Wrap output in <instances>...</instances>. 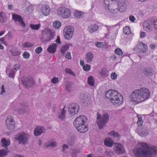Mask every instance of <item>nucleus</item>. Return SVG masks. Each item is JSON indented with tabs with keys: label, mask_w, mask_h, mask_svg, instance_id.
<instances>
[{
	"label": "nucleus",
	"mask_w": 157,
	"mask_h": 157,
	"mask_svg": "<svg viewBox=\"0 0 157 157\" xmlns=\"http://www.w3.org/2000/svg\"><path fill=\"white\" fill-rule=\"evenodd\" d=\"M151 94V92L149 90L142 87L140 89L134 90L131 93L129 98L133 103L137 104L149 99Z\"/></svg>",
	"instance_id": "f257e3e1"
},
{
	"label": "nucleus",
	"mask_w": 157,
	"mask_h": 157,
	"mask_svg": "<svg viewBox=\"0 0 157 157\" xmlns=\"http://www.w3.org/2000/svg\"><path fill=\"white\" fill-rule=\"evenodd\" d=\"M138 146L135 151L137 157H151L152 155L157 154V150L154 146L149 147L146 143L140 142Z\"/></svg>",
	"instance_id": "f03ea898"
},
{
	"label": "nucleus",
	"mask_w": 157,
	"mask_h": 157,
	"mask_svg": "<svg viewBox=\"0 0 157 157\" xmlns=\"http://www.w3.org/2000/svg\"><path fill=\"white\" fill-rule=\"evenodd\" d=\"M106 98H109L112 103L113 105H120L123 102V98L121 94L117 91L110 90L105 92Z\"/></svg>",
	"instance_id": "7ed1b4c3"
},
{
	"label": "nucleus",
	"mask_w": 157,
	"mask_h": 157,
	"mask_svg": "<svg viewBox=\"0 0 157 157\" xmlns=\"http://www.w3.org/2000/svg\"><path fill=\"white\" fill-rule=\"evenodd\" d=\"M87 117L81 115L77 117L74 121L73 124L78 131L81 133H85L88 130V126L85 124L87 122Z\"/></svg>",
	"instance_id": "20e7f679"
},
{
	"label": "nucleus",
	"mask_w": 157,
	"mask_h": 157,
	"mask_svg": "<svg viewBox=\"0 0 157 157\" xmlns=\"http://www.w3.org/2000/svg\"><path fill=\"white\" fill-rule=\"evenodd\" d=\"M144 28L147 32L151 31L153 28L157 29V17H153L144 22Z\"/></svg>",
	"instance_id": "39448f33"
},
{
	"label": "nucleus",
	"mask_w": 157,
	"mask_h": 157,
	"mask_svg": "<svg viewBox=\"0 0 157 157\" xmlns=\"http://www.w3.org/2000/svg\"><path fill=\"white\" fill-rule=\"evenodd\" d=\"M97 121L98 128L102 129L105 126L109 119V114L107 113H104L101 115L99 113L97 114Z\"/></svg>",
	"instance_id": "423d86ee"
},
{
	"label": "nucleus",
	"mask_w": 157,
	"mask_h": 157,
	"mask_svg": "<svg viewBox=\"0 0 157 157\" xmlns=\"http://www.w3.org/2000/svg\"><path fill=\"white\" fill-rule=\"evenodd\" d=\"M11 106L14 111L19 113L27 112L28 109L27 105L24 103H21L14 102L11 104Z\"/></svg>",
	"instance_id": "0eeeda50"
},
{
	"label": "nucleus",
	"mask_w": 157,
	"mask_h": 157,
	"mask_svg": "<svg viewBox=\"0 0 157 157\" xmlns=\"http://www.w3.org/2000/svg\"><path fill=\"white\" fill-rule=\"evenodd\" d=\"M29 136L24 132L18 133L17 136L14 138L15 140L17 141L19 144H27L29 141Z\"/></svg>",
	"instance_id": "6e6552de"
},
{
	"label": "nucleus",
	"mask_w": 157,
	"mask_h": 157,
	"mask_svg": "<svg viewBox=\"0 0 157 157\" xmlns=\"http://www.w3.org/2000/svg\"><path fill=\"white\" fill-rule=\"evenodd\" d=\"M57 13L58 15L63 18H67L71 15V11L68 8L60 7L57 10Z\"/></svg>",
	"instance_id": "1a4fd4ad"
},
{
	"label": "nucleus",
	"mask_w": 157,
	"mask_h": 157,
	"mask_svg": "<svg viewBox=\"0 0 157 157\" xmlns=\"http://www.w3.org/2000/svg\"><path fill=\"white\" fill-rule=\"evenodd\" d=\"M74 32V27L72 26L66 27L63 30V34L65 39L69 40L72 37Z\"/></svg>",
	"instance_id": "9d476101"
},
{
	"label": "nucleus",
	"mask_w": 157,
	"mask_h": 157,
	"mask_svg": "<svg viewBox=\"0 0 157 157\" xmlns=\"http://www.w3.org/2000/svg\"><path fill=\"white\" fill-rule=\"evenodd\" d=\"M68 111L72 115L77 114L79 110V107L75 103H70L67 106Z\"/></svg>",
	"instance_id": "9b49d317"
},
{
	"label": "nucleus",
	"mask_w": 157,
	"mask_h": 157,
	"mask_svg": "<svg viewBox=\"0 0 157 157\" xmlns=\"http://www.w3.org/2000/svg\"><path fill=\"white\" fill-rule=\"evenodd\" d=\"M48 36H50V38L47 40V41H49L54 38L55 36V33L52 31L51 29H45L42 33V36L43 39L45 40Z\"/></svg>",
	"instance_id": "f8f14e48"
},
{
	"label": "nucleus",
	"mask_w": 157,
	"mask_h": 157,
	"mask_svg": "<svg viewBox=\"0 0 157 157\" xmlns=\"http://www.w3.org/2000/svg\"><path fill=\"white\" fill-rule=\"evenodd\" d=\"M147 48L146 44L140 42L136 45L134 49L136 52L141 53L146 52L147 51Z\"/></svg>",
	"instance_id": "ddd939ff"
},
{
	"label": "nucleus",
	"mask_w": 157,
	"mask_h": 157,
	"mask_svg": "<svg viewBox=\"0 0 157 157\" xmlns=\"http://www.w3.org/2000/svg\"><path fill=\"white\" fill-rule=\"evenodd\" d=\"M6 128L9 129L13 130L14 128L15 121L13 117L8 116L6 120Z\"/></svg>",
	"instance_id": "4468645a"
},
{
	"label": "nucleus",
	"mask_w": 157,
	"mask_h": 157,
	"mask_svg": "<svg viewBox=\"0 0 157 157\" xmlns=\"http://www.w3.org/2000/svg\"><path fill=\"white\" fill-rule=\"evenodd\" d=\"M23 85L26 88L32 86L34 84V81L33 79L29 77H23L21 80Z\"/></svg>",
	"instance_id": "2eb2a0df"
},
{
	"label": "nucleus",
	"mask_w": 157,
	"mask_h": 157,
	"mask_svg": "<svg viewBox=\"0 0 157 157\" xmlns=\"http://www.w3.org/2000/svg\"><path fill=\"white\" fill-rule=\"evenodd\" d=\"M114 147L115 151L117 154H123L125 152L123 146L121 144L115 143Z\"/></svg>",
	"instance_id": "dca6fc26"
},
{
	"label": "nucleus",
	"mask_w": 157,
	"mask_h": 157,
	"mask_svg": "<svg viewBox=\"0 0 157 157\" xmlns=\"http://www.w3.org/2000/svg\"><path fill=\"white\" fill-rule=\"evenodd\" d=\"M12 18L15 22H18L23 28L25 27V24L24 22L22 17L14 13L12 15Z\"/></svg>",
	"instance_id": "f3484780"
},
{
	"label": "nucleus",
	"mask_w": 157,
	"mask_h": 157,
	"mask_svg": "<svg viewBox=\"0 0 157 157\" xmlns=\"http://www.w3.org/2000/svg\"><path fill=\"white\" fill-rule=\"evenodd\" d=\"M114 1H117L118 3V6L119 12H122L125 10L126 9L125 5V0H115Z\"/></svg>",
	"instance_id": "a211bd4d"
},
{
	"label": "nucleus",
	"mask_w": 157,
	"mask_h": 157,
	"mask_svg": "<svg viewBox=\"0 0 157 157\" xmlns=\"http://www.w3.org/2000/svg\"><path fill=\"white\" fill-rule=\"evenodd\" d=\"M40 10L42 14L44 16L48 15L50 11L49 6L46 4L42 5L41 6Z\"/></svg>",
	"instance_id": "6ab92c4d"
},
{
	"label": "nucleus",
	"mask_w": 157,
	"mask_h": 157,
	"mask_svg": "<svg viewBox=\"0 0 157 157\" xmlns=\"http://www.w3.org/2000/svg\"><path fill=\"white\" fill-rule=\"evenodd\" d=\"M45 131L46 129L44 127L37 126L35 128L34 131V134L35 136H38L40 134L45 133Z\"/></svg>",
	"instance_id": "aec40b11"
},
{
	"label": "nucleus",
	"mask_w": 157,
	"mask_h": 157,
	"mask_svg": "<svg viewBox=\"0 0 157 157\" xmlns=\"http://www.w3.org/2000/svg\"><path fill=\"white\" fill-rule=\"evenodd\" d=\"M94 55L91 52H88L86 54L85 59L86 62L88 63H90L93 61Z\"/></svg>",
	"instance_id": "412c9836"
},
{
	"label": "nucleus",
	"mask_w": 157,
	"mask_h": 157,
	"mask_svg": "<svg viewBox=\"0 0 157 157\" xmlns=\"http://www.w3.org/2000/svg\"><path fill=\"white\" fill-rule=\"evenodd\" d=\"M57 46V45L54 43L48 48L47 51L50 53H54L56 51Z\"/></svg>",
	"instance_id": "4be33fe9"
},
{
	"label": "nucleus",
	"mask_w": 157,
	"mask_h": 157,
	"mask_svg": "<svg viewBox=\"0 0 157 157\" xmlns=\"http://www.w3.org/2000/svg\"><path fill=\"white\" fill-rule=\"evenodd\" d=\"M104 144L108 147H110L113 145V140L109 137L106 138L104 141Z\"/></svg>",
	"instance_id": "5701e85b"
},
{
	"label": "nucleus",
	"mask_w": 157,
	"mask_h": 157,
	"mask_svg": "<svg viewBox=\"0 0 157 157\" xmlns=\"http://www.w3.org/2000/svg\"><path fill=\"white\" fill-rule=\"evenodd\" d=\"M136 132L141 136H145L147 134V132L145 130L140 129V128H137L136 130Z\"/></svg>",
	"instance_id": "b1692460"
},
{
	"label": "nucleus",
	"mask_w": 157,
	"mask_h": 157,
	"mask_svg": "<svg viewBox=\"0 0 157 157\" xmlns=\"http://www.w3.org/2000/svg\"><path fill=\"white\" fill-rule=\"evenodd\" d=\"M98 28V26L96 25H91L88 27V30L90 33H94L96 31Z\"/></svg>",
	"instance_id": "393cba45"
},
{
	"label": "nucleus",
	"mask_w": 157,
	"mask_h": 157,
	"mask_svg": "<svg viewBox=\"0 0 157 157\" xmlns=\"http://www.w3.org/2000/svg\"><path fill=\"white\" fill-rule=\"evenodd\" d=\"M109 135L116 140H119L120 137L119 134L116 132L114 131H112L109 133Z\"/></svg>",
	"instance_id": "a878e982"
},
{
	"label": "nucleus",
	"mask_w": 157,
	"mask_h": 157,
	"mask_svg": "<svg viewBox=\"0 0 157 157\" xmlns=\"http://www.w3.org/2000/svg\"><path fill=\"white\" fill-rule=\"evenodd\" d=\"M1 145L3 147L7 148L10 143V141L5 138H2L1 140Z\"/></svg>",
	"instance_id": "bb28decb"
},
{
	"label": "nucleus",
	"mask_w": 157,
	"mask_h": 157,
	"mask_svg": "<svg viewBox=\"0 0 157 157\" xmlns=\"http://www.w3.org/2000/svg\"><path fill=\"white\" fill-rule=\"evenodd\" d=\"M143 73L146 76H151L152 75L153 72L151 68H147L144 70Z\"/></svg>",
	"instance_id": "cd10ccee"
},
{
	"label": "nucleus",
	"mask_w": 157,
	"mask_h": 157,
	"mask_svg": "<svg viewBox=\"0 0 157 157\" xmlns=\"http://www.w3.org/2000/svg\"><path fill=\"white\" fill-rule=\"evenodd\" d=\"M66 111L64 110V109L61 110L58 113V117L62 120H63L65 117Z\"/></svg>",
	"instance_id": "c85d7f7f"
},
{
	"label": "nucleus",
	"mask_w": 157,
	"mask_h": 157,
	"mask_svg": "<svg viewBox=\"0 0 157 157\" xmlns=\"http://www.w3.org/2000/svg\"><path fill=\"white\" fill-rule=\"evenodd\" d=\"M56 145V143L53 141H51L45 144V147H55Z\"/></svg>",
	"instance_id": "c756f323"
},
{
	"label": "nucleus",
	"mask_w": 157,
	"mask_h": 157,
	"mask_svg": "<svg viewBox=\"0 0 157 157\" xmlns=\"http://www.w3.org/2000/svg\"><path fill=\"white\" fill-rule=\"evenodd\" d=\"M70 46H72V45L70 44H67L62 47L61 49V52L62 53H64L70 47Z\"/></svg>",
	"instance_id": "7c9ffc66"
},
{
	"label": "nucleus",
	"mask_w": 157,
	"mask_h": 157,
	"mask_svg": "<svg viewBox=\"0 0 157 157\" xmlns=\"http://www.w3.org/2000/svg\"><path fill=\"white\" fill-rule=\"evenodd\" d=\"M74 16L77 18H82L83 16V13L81 11H76L74 12Z\"/></svg>",
	"instance_id": "2f4dec72"
},
{
	"label": "nucleus",
	"mask_w": 157,
	"mask_h": 157,
	"mask_svg": "<svg viewBox=\"0 0 157 157\" xmlns=\"http://www.w3.org/2000/svg\"><path fill=\"white\" fill-rule=\"evenodd\" d=\"M65 89L68 91L70 92L72 90V83L71 82H67L66 84Z\"/></svg>",
	"instance_id": "473e14b6"
},
{
	"label": "nucleus",
	"mask_w": 157,
	"mask_h": 157,
	"mask_svg": "<svg viewBox=\"0 0 157 157\" xmlns=\"http://www.w3.org/2000/svg\"><path fill=\"white\" fill-rule=\"evenodd\" d=\"M87 83L91 86H94V78L91 76H90L87 80Z\"/></svg>",
	"instance_id": "72a5a7b5"
},
{
	"label": "nucleus",
	"mask_w": 157,
	"mask_h": 157,
	"mask_svg": "<svg viewBox=\"0 0 157 157\" xmlns=\"http://www.w3.org/2000/svg\"><path fill=\"white\" fill-rule=\"evenodd\" d=\"M137 117L138 119V120L137 122V124L139 126H141L142 125L144 122L143 120L142 119V118L141 116L139 115H137Z\"/></svg>",
	"instance_id": "f704fd0d"
},
{
	"label": "nucleus",
	"mask_w": 157,
	"mask_h": 157,
	"mask_svg": "<svg viewBox=\"0 0 157 157\" xmlns=\"http://www.w3.org/2000/svg\"><path fill=\"white\" fill-rule=\"evenodd\" d=\"M53 26L56 29H58L61 26V23L59 21H55L53 23Z\"/></svg>",
	"instance_id": "c9c22d12"
},
{
	"label": "nucleus",
	"mask_w": 157,
	"mask_h": 157,
	"mask_svg": "<svg viewBox=\"0 0 157 157\" xmlns=\"http://www.w3.org/2000/svg\"><path fill=\"white\" fill-rule=\"evenodd\" d=\"M8 151L6 149L0 150V157H3L8 153Z\"/></svg>",
	"instance_id": "e433bc0d"
},
{
	"label": "nucleus",
	"mask_w": 157,
	"mask_h": 157,
	"mask_svg": "<svg viewBox=\"0 0 157 157\" xmlns=\"http://www.w3.org/2000/svg\"><path fill=\"white\" fill-rule=\"evenodd\" d=\"M40 24L36 25H34L33 24H30V27L32 29L34 30H38L40 27Z\"/></svg>",
	"instance_id": "4c0bfd02"
},
{
	"label": "nucleus",
	"mask_w": 157,
	"mask_h": 157,
	"mask_svg": "<svg viewBox=\"0 0 157 157\" xmlns=\"http://www.w3.org/2000/svg\"><path fill=\"white\" fill-rule=\"evenodd\" d=\"M108 11L113 14H116L119 11V8L118 9L117 8L113 9L112 8H110V7H108Z\"/></svg>",
	"instance_id": "58836bf2"
},
{
	"label": "nucleus",
	"mask_w": 157,
	"mask_h": 157,
	"mask_svg": "<svg viewBox=\"0 0 157 157\" xmlns=\"http://www.w3.org/2000/svg\"><path fill=\"white\" fill-rule=\"evenodd\" d=\"M100 74L103 78L106 77L109 75L108 71L105 69L102 70Z\"/></svg>",
	"instance_id": "ea45409f"
},
{
	"label": "nucleus",
	"mask_w": 157,
	"mask_h": 157,
	"mask_svg": "<svg viewBox=\"0 0 157 157\" xmlns=\"http://www.w3.org/2000/svg\"><path fill=\"white\" fill-rule=\"evenodd\" d=\"M130 30L129 26H127L123 28V33L126 35H128L130 33Z\"/></svg>",
	"instance_id": "a19ab883"
},
{
	"label": "nucleus",
	"mask_w": 157,
	"mask_h": 157,
	"mask_svg": "<svg viewBox=\"0 0 157 157\" xmlns=\"http://www.w3.org/2000/svg\"><path fill=\"white\" fill-rule=\"evenodd\" d=\"M75 140V138L74 137L73 138H71L67 140V143L70 145H72L74 143Z\"/></svg>",
	"instance_id": "79ce46f5"
},
{
	"label": "nucleus",
	"mask_w": 157,
	"mask_h": 157,
	"mask_svg": "<svg viewBox=\"0 0 157 157\" xmlns=\"http://www.w3.org/2000/svg\"><path fill=\"white\" fill-rule=\"evenodd\" d=\"M115 0H104V3L105 4V6L108 7L110 6V4L111 3L115 1Z\"/></svg>",
	"instance_id": "37998d69"
},
{
	"label": "nucleus",
	"mask_w": 157,
	"mask_h": 157,
	"mask_svg": "<svg viewBox=\"0 0 157 157\" xmlns=\"http://www.w3.org/2000/svg\"><path fill=\"white\" fill-rule=\"evenodd\" d=\"M4 13L1 12H0V22L3 23L5 22V18L3 16Z\"/></svg>",
	"instance_id": "c03bdc74"
},
{
	"label": "nucleus",
	"mask_w": 157,
	"mask_h": 157,
	"mask_svg": "<svg viewBox=\"0 0 157 157\" xmlns=\"http://www.w3.org/2000/svg\"><path fill=\"white\" fill-rule=\"evenodd\" d=\"M33 45V44H30L29 42H25L24 44L23 47L24 48H30L32 47Z\"/></svg>",
	"instance_id": "a18cd8bd"
},
{
	"label": "nucleus",
	"mask_w": 157,
	"mask_h": 157,
	"mask_svg": "<svg viewBox=\"0 0 157 157\" xmlns=\"http://www.w3.org/2000/svg\"><path fill=\"white\" fill-rule=\"evenodd\" d=\"M83 68L84 71H88L90 69V66L89 64H86L83 66Z\"/></svg>",
	"instance_id": "49530a36"
},
{
	"label": "nucleus",
	"mask_w": 157,
	"mask_h": 157,
	"mask_svg": "<svg viewBox=\"0 0 157 157\" xmlns=\"http://www.w3.org/2000/svg\"><path fill=\"white\" fill-rule=\"evenodd\" d=\"M115 53L117 55H120L122 54V52L119 48H117L115 50Z\"/></svg>",
	"instance_id": "de8ad7c7"
},
{
	"label": "nucleus",
	"mask_w": 157,
	"mask_h": 157,
	"mask_svg": "<svg viewBox=\"0 0 157 157\" xmlns=\"http://www.w3.org/2000/svg\"><path fill=\"white\" fill-rule=\"evenodd\" d=\"M65 71L67 73L72 75L73 76H75V74H74V72L70 69H66L65 70Z\"/></svg>",
	"instance_id": "09e8293b"
},
{
	"label": "nucleus",
	"mask_w": 157,
	"mask_h": 157,
	"mask_svg": "<svg viewBox=\"0 0 157 157\" xmlns=\"http://www.w3.org/2000/svg\"><path fill=\"white\" fill-rule=\"evenodd\" d=\"M51 82L53 84H56L59 82L58 78L54 77L51 79Z\"/></svg>",
	"instance_id": "8fccbe9b"
},
{
	"label": "nucleus",
	"mask_w": 157,
	"mask_h": 157,
	"mask_svg": "<svg viewBox=\"0 0 157 157\" xmlns=\"http://www.w3.org/2000/svg\"><path fill=\"white\" fill-rule=\"evenodd\" d=\"M1 89V91L0 93V94L1 95H3L5 94L6 92L5 90L4 86L3 85L2 86Z\"/></svg>",
	"instance_id": "3c124183"
},
{
	"label": "nucleus",
	"mask_w": 157,
	"mask_h": 157,
	"mask_svg": "<svg viewBox=\"0 0 157 157\" xmlns=\"http://www.w3.org/2000/svg\"><path fill=\"white\" fill-rule=\"evenodd\" d=\"M110 77L112 79L115 80L117 78V75L115 72H113L111 74Z\"/></svg>",
	"instance_id": "603ef678"
},
{
	"label": "nucleus",
	"mask_w": 157,
	"mask_h": 157,
	"mask_svg": "<svg viewBox=\"0 0 157 157\" xmlns=\"http://www.w3.org/2000/svg\"><path fill=\"white\" fill-rule=\"evenodd\" d=\"M42 51V48L41 47H37L35 50V52L37 54H39Z\"/></svg>",
	"instance_id": "864d4df0"
},
{
	"label": "nucleus",
	"mask_w": 157,
	"mask_h": 157,
	"mask_svg": "<svg viewBox=\"0 0 157 157\" xmlns=\"http://www.w3.org/2000/svg\"><path fill=\"white\" fill-rule=\"evenodd\" d=\"M23 56L24 58L28 59L29 56V54L27 52H25L23 54Z\"/></svg>",
	"instance_id": "5fc2aeb1"
},
{
	"label": "nucleus",
	"mask_w": 157,
	"mask_h": 157,
	"mask_svg": "<svg viewBox=\"0 0 157 157\" xmlns=\"http://www.w3.org/2000/svg\"><path fill=\"white\" fill-rule=\"evenodd\" d=\"M9 77H11L12 78H13L14 77V72L13 70H11L9 73Z\"/></svg>",
	"instance_id": "6e6d98bb"
},
{
	"label": "nucleus",
	"mask_w": 157,
	"mask_h": 157,
	"mask_svg": "<svg viewBox=\"0 0 157 157\" xmlns=\"http://www.w3.org/2000/svg\"><path fill=\"white\" fill-rule=\"evenodd\" d=\"M20 68L21 66L20 65L16 64L13 67L12 70L13 71L14 70L17 71L18 70L20 69Z\"/></svg>",
	"instance_id": "4d7b16f0"
},
{
	"label": "nucleus",
	"mask_w": 157,
	"mask_h": 157,
	"mask_svg": "<svg viewBox=\"0 0 157 157\" xmlns=\"http://www.w3.org/2000/svg\"><path fill=\"white\" fill-rule=\"evenodd\" d=\"M146 36V33L145 32H141L140 33V37L141 38H144Z\"/></svg>",
	"instance_id": "13d9d810"
},
{
	"label": "nucleus",
	"mask_w": 157,
	"mask_h": 157,
	"mask_svg": "<svg viewBox=\"0 0 157 157\" xmlns=\"http://www.w3.org/2000/svg\"><path fill=\"white\" fill-rule=\"evenodd\" d=\"M95 45L99 48H101L103 47L102 43L101 42H96L95 43Z\"/></svg>",
	"instance_id": "bf43d9fd"
},
{
	"label": "nucleus",
	"mask_w": 157,
	"mask_h": 157,
	"mask_svg": "<svg viewBox=\"0 0 157 157\" xmlns=\"http://www.w3.org/2000/svg\"><path fill=\"white\" fill-rule=\"evenodd\" d=\"M107 156L108 157H110L113 155V153L111 151H107L106 153Z\"/></svg>",
	"instance_id": "052dcab7"
},
{
	"label": "nucleus",
	"mask_w": 157,
	"mask_h": 157,
	"mask_svg": "<svg viewBox=\"0 0 157 157\" xmlns=\"http://www.w3.org/2000/svg\"><path fill=\"white\" fill-rule=\"evenodd\" d=\"M65 57L69 59H71V53L70 52H67L66 55Z\"/></svg>",
	"instance_id": "680f3d73"
},
{
	"label": "nucleus",
	"mask_w": 157,
	"mask_h": 157,
	"mask_svg": "<svg viewBox=\"0 0 157 157\" xmlns=\"http://www.w3.org/2000/svg\"><path fill=\"white\" fill-rule=\"evenodd\" d=\"M129 20L132 22H134L136 19L133 16L131 15L129 17Z\"/></svg>",
	"instance_id": "e2e57ef3"
},
{
	"label": "nucleus",
	"mask_w": 157,
	"mask_h": 157,
	"mask_svg": "<svg viewBox=\"0 0 157 157\" xmlns=\"http://www.w3.org/2000/svg\"><path fill=\"white\" fill-rule=\"evenodd\" d=\"M78 152V151L76 150L73 151L71 153L72 156L74 157H75L76 156V154Z\"/></svg>",
	"instance_id": "0e129e2a"
},
{
	"label": "nucleus",
	"mask_w": 157,
	"mask_h": 157,
	"mask_svg": "<svg viewBox=\"0 0 157 157\" xmlns=\"http://www.w3.org/2000/svg\"><path fill=\"white\" fill-rule=\"evenodd\" d=\"M56 42L58 44H61V42L60 40V38L59 36H57V38L56 40Z\"/></svg>",
	"instance_id": "69168bd1"
},
{
	"label": "nucleus",
	"mask_w": 157,
	"mask_h": 157,
	"mask_svg": "<svg viewBox=\"0 0 157 157\" xmlns=\"http://www.w3.org/2000/svg\"><path fill=\"white\" fill-rule=\"evenodd\" d=\"M13 6L12 4H10L8 5V9L9 10H11L13 9Z\"/></svg>",
	"instance_id": "338daca9"
},
{
	"label": "nucleus",
	"mask_w": 157,
	"mask_h": 157,
	"mask_svg": "<svg viewBox=\"0 0 157 157\" xmlns=\"http://www.w3.org/2000/svg\"><path fill=\"white\" fill-rule=\"evenodd\" d=\"M20 54V53L19 52H13L12 55L14 56H17Z\"/></svg>",
	"instance_id": "774afa93"
}]
</instances>
